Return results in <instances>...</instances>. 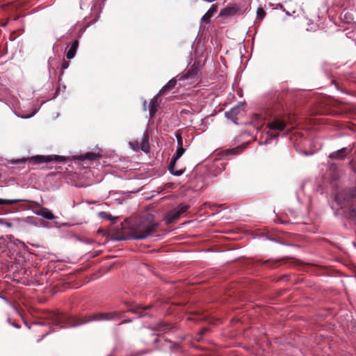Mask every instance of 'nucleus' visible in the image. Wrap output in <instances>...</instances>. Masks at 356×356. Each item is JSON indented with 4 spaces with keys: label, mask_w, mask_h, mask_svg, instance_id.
<instances>
[{
    "label": "nucleus",
    "mask_w": 356,
    "mask_h": 356,
    "mask_svg": "<svg viewBox=\"0 0 356 356\" xmlns=\"http://www.w3.org/2000/svg\"><path fill=\"white\" fill-rule=\"evenodd\" d=\"M143 107H144V110H146V102L145 101L143 103Z\"/></svg>",
    "instance_id": "36"
},
{
    "label": "nucleus",
    "mask_w": 356,
    "mask_h": 356,
    "mask_svg": "<svg viewBox=\"0 0 356 356\" xmlns=\"http://www.w3.org/2000/svg\"><path fill=\"white\" fill-rule=\"evenodd\" d=\"M79 47V41L77 40H75L71 44L70 49L67 50L66 53V58L68 60H71L74 58L76 50Z\"/></svg>",
    "instance_id": "14"
},
{
    "label": "nucleus",
    "mask_w": 356,
    "mask_h": 356,
    "mask_svg": "<svg viewBox=\"0 0 356 356\" xmlns=\"http://www.w3.org/2000/svg\"><path fill=\"white\" fill-rule=\"evenodd\" d=\"M8 322L10 325H12L13 326H14V327H16V328H19V327H20V326H19V325H17V323H15V322H11L10 318H8Z\"/></svg>",
    "instance_id": "30"
},
{
    "label": "nucleus",
    "mask_w": 356,
    "mask_h": 356,
    "mask_svg": "<svg viewBox=\"0 0 356 356\" xmlns=\"http://www.w3.org/2000/svg\"><path fill=\"white\" fill-rule=\"evenodd\" d=\"M177 142L179 147H183V140L180 135H176Z\"/></svg>",
    "instance_id": "26"
},
{
    "label": "nucleus",
    "mask_w": 356,
    "mask_h": 356,
    "mask_svg": "<svg viewBox=\"0 0 356 356\" xmlns=\"http://www.w3.org/2000/svg\"><path fill=\"white\" fill-rule=\"evenodd\" d=\"M68 67H69V63L67 61H64L62 63V69L63 70H66L68 68Z\"/></svg>",
    "instance_id": "31"
},
{
    "label": "nucleus",
    "mask_w": 356,
    "mask_h": 356,
    "mask_svg": "<svg viewBox=\"0 0 356 356\" xmlns=\"http://www.w3.org/2000/svg\"><path fill=\"white\" fill-rule=\"evenodd\" d=\"M157 98L156 97H154L153 99H151L149 102V106L150 107H156L157 108Z\"/></svg>",
    "instance_id": "24"
},
{
    "label": "nucleus",
    "mask_w": 356,
    "mask_h": 356,
    "mask_svg": "<svg viewBox=\"0 0 356 356\" xmlns=\"http://www.w3.org/2000/svg\"><path fill=\"white\" fill-rule=\"evenodd\" d=\"M101 156L98 154H95L93 152H87L83 154H81L76 157V159L79 161L89 160V161H95L99 159Z\"/></svg>",
    "instance_id": "13"
},
{
    "label": "nucleus",
    "mask_w": 356,
    "mask_h": 356,
    "mask_svg": "<svg viewBox=\"0 0 356 356\" xmlns=\"http://www.w3.org/2000/svg\"><path fill=\"white\" fill-rule=\"evenodd\" d=\"M217 10H218V7L216 5H215V4L211 5V6L207 10V12L202 17L201 22H205L207 24L210 23L211 18L217 12Z\"/></svg>",
    "instance_id": "9"
},
{
    "label": "nucleus",
    "mask_w": 356,
    "mask_h": 356,
    "mask_svg": "<svg viewBox=\"0 0 356 356\" xmlns=\"http://www.w3.org/2000/svg\"><path fill=\"white\" fill-rule=\"evenodd\" d=\"M129 145L133 150L136 152H138L140 149V144L139 140L134 142H129Z\"/></svg>",
    "instance_id": "20"
},
{
    "label": "nucleus",
    "mask_w": 356,
    "mask_h": 356,
    "mask_svg": "<svg viewBox=\"0 0 356 356\" xmlns=\"http://www.w3.org/2000/svg\"><path fill=\"white\" fill-rule=\"evenodd\" d=\"M158 225L159 223L156 222L153 214L145 213L136 219L131 225V234L116 236L112 239L115 241L129 239L143 240L156 233Z\"/></svg>",
    "instance_id": "1"
},
{
    "label": "nucleus",
    "mask_w": 356,
    "mask_h": 356,
    "mask_svg": "<svg viewBox=\"0 0 356 356\" xmlns=\"http://www.w3.org/2000/svg\"><path fill=\"white\" fill-rule=\"evenodd\" d=\"M140 149L148 153L149 152V132L147 130L144 131L143 136L140 139Z\"/></svg>",
    "instance_id": "8"
},
{
    "label": "nucleus",
    "mask_w": 356,
    "mask_h": 356,
    "mask_svg": "<svg viewBox=\"0 0 356 356\" xmlns=\"http://www.w3.org/2000/svg\"><path fill=\"white\" fill-rule=\"evenodd\" d=\"M32 115H29V116H27V117H22V118H31Z\"/></svg>",
    "instance_id": "38"
},
{
    "label": "nucleus",
    "mask_w": 356,
    "mask_h": 356,
    "mask_svg": "<svg viewBox=\"0 0 356 356\" xmlns=\"http://www.w3.org/2000/svg\"><path fill=\"white\" fill-rule=\"evenodd\" d=\"M234 13V10L232 8H226L220 11L221 16H229Z\"/></svg>",
    "instance_id": "21"
},
{
    "label": "nucleus",
    "mask_w": 356,
    "mask_h": 356,
    "mask_svg": "<svg viewBox=\"0 0 356 356\" xmlns=\"http://www.w3.org/2000/svg\"><path fill=\"white\" fill-rule=\"evenodd\" d=\"M30 162H32L35 164L43 163H49L51 161H54L56 163H61L65 162L68 160L67 158L62 156H35L30 159H29Z\"/></svg>",
    "instance_id": "3"
},
{
    "label": "nucleus",
    "mask_w": 356,
    "mask_h": 356,
    "mask_svg": "<svg viewBox=\"0 0 356 356\" xmlns=\"http://www.w3.org/2000/svg\"><path fill=\"white\" fill-rule=\"evenodd\" d=\"M130 322H131V319H126V320L120 322L118 325H122V324H124L127 323H130Z\"/></svg>",
    "instance_id": "32"
},
{
    "label": "nucleus",
    "mask_w": 356,
    "mask_h": 356,
    "mask_svg": "<svg viewBox=\"0 0 356 356\" xmlns=\"http://www.w3.org/2000/svg\"><path fill=\"white\" fill-rule=\"evenodd\" d=\"M35 213V214L40 216L47 220H54L56 218L53 213L47 208L42 207Z\"/></svg>",
    "instance_id": "11"
},
{
    "label": "nucleus",
    "mask_w": 356,
    "mask_h": 356,
    "mask_svg": "<svg viewBox=\"0 0 356 356\" xmlns=\"http://www.w3.org/2000/svg\"><path fill=\"white\" fill-rule=\"evenodd\" d=\"M0 225L6 226L7 227H11L13 225L11 222L7 221L4 218H0Z\"/></svg>",
    "instance_id": "23"
},
{
    "label": "nucleus",
    "mask_w": 356,
    "mask_h": 356,
    "mask_svg": "<svg viewBox=\"0 0 356 356\" xmlns=\"http://www.w3.org/2000/svg\"><path fill=\"white\" fill-rule=\"evenodd\" d=\"M172 325L170 324L161 322L156 325L152 329L154 331L159 332L160 333H165L170 330H171Z\"/></svg>",
    "instance_id": "15"
},
{
    "label": "nucleus",
    "mask_w": 356,
    "mask_h": 356,
    "mask_svg": "<svg viewBox=\"0 0 356 356\" xmlns=\"http://www.w3.org/2000/svg\"><path fill=\"white\" fill-rule=\"evenodd\" d=\"M286 122L281 119H276L268 124V128L269 131H267V134L270 136L271 138H276L277 136V134H273L271 131H282L286 127Z\"/></svg>",
    "instance_id": "5"
},
{
    "label": "nucleus",
    "mask_w": 356,
    "mask_h": 356,
    "mask_svg": "<svg viewBox=\"0 0 356 356\" xmlns=\"http://www.w3.org/2000/svg\"><path fill=\"white\" fill-rule=\"evenodd\" d=\"M34 324L35 325H43V323L41 322H36V323H34Z\"/></svg>",
    "instance_id": "35"
},
{
    "label": "nucleus",
    "mask_w": 356,
    "mask_h": 356,
    "mask_svg": "<svg viewBox=\"0 0 356 356\" xmlns=\"http://www.w3.org/2000/svg\"><path fill=\"white\" fill-rule=\"evenodd\" d=\"M26 161H27V159H20V160L13 161L12 163H14V164H17V163H25Z\"/></svg>",
    "instance_id": "29"
},
{
    "label": "nucleus",
    "mask_w": 356,
    "mask_h": 356,
    "mask_svg": "<svg viewBox=\"0 0 356 356\" xmlns=\"http://www.w3.org/2000/svg\"><path fill=\"white\" fill-rule=\"evenodd\" d=\"M351 149L343 147L337 151L333 152L330 154L329 158L333 159H344L346 156L350 152Z\"/></svg>",
    "instance_id": "7"
},
{
    "label": "nucleus",
    "mask_w": 356,
    "mask_h": 356,
    "mask_svg": "<svg viewBox=\"0 0 356 356\" xmlns=\"http://www.w3.org/2000/svg\"><path fill=\"white\" fill-rule=\"evenodd\" d=\"M254 120L256 121H258V122H262L264 120V118L260 114H255L254 115Z\"/></svg>",
    "instance_id": "27"
},
{
    "label": "nucleus",
    "mask_w": 356,
    "mask_h": 356,
    "mask_svg": "<svg viewBox=\"0 0 356 356\" xmlns=\"http://www.w3.org/2000/svg\"><path fill=\"white\" fill-rule=\"evenodd\" d=\"M156 111H157V108L149 106V113L150 117H154V115L156 114Z\"/></svg>",
    "instance_id": "25"
},
{
    "label": "nucleus",
    "mask_w": 356,
    "mask_h": 356,
    "mask_svg": "<svg viewBox=\"0 0 356 356\" xmlns=\"http://www.w3.org/2000/svg\"><path fill=\"white\" fill-rule=\"evenodd\" d=\"M22 201L17 199H2L0 198V205H12Z\"/></svg>",
    "instance_id": "17"
},
{
    "label": "nucleus",
    "mask_w": 356,
    "mask_h": 356,
    "mask_svg": "<svg viewBox=\"0 0 356 356\" xmlns=\"http://www.w3.org/2000/svg\"><path fill=\"white\" fill-rule=\"evenodd\" d=\"M48 334H49V332L45 333V334L42 336V338H44V337L45 336H47Z\"/></svg>",
    "instance_id": "39"
},
{
    "label": "nucleus",
    "mask_w": 356,
    "mask_h": 356,
    "mask_svg": "<svg viewBox=\"0 0 356 356\" xmlns=\"http://www.w3.org/2000/svg\"><path fill=\"white\" fill-rule=\"evenodd\" d=\"M19 243H20L23 246H25V244H24V242H22V241H19Z\"/></svg>",
    "instance_id": "37"
},
{
    "label": "nucleus",
    "mask_w": 356,
    "mask_h": 356,
    "mask_svg": "<svg viewBox=\"0 0 356 356\" xmlns=\"http://www.w3.org/2000/svg\"><path fill=\"white\" fill-rule=\"evenodd\" d=\"M200 70L198 66L193 63L184 74L179 75V81L188 80L190 84L194 83L199 79Z\"/></svg>",
    "instance_id": "4"
},
{
    "label": "nucleus",
    "mask_w": 356,
    "mask_h": 356,
    "mask_svg": "<svg viewBox=\"0 0 356 356\" xmlns=\"http://www.w3.org/2000/svg\"><path fill=\"white\" fill-rule=\"evenodd\" d=\"M185 152V149L183 147H178L176 152L172 156L173 161H177Z\"/></svg>",
    "instance_id": "19"
},
{
    "label": "nucleus",
    "mask_w": 356,
    "mask_h": 356,
    "mask_svg": "<svg viewBox=\"0 0 356 356\" xmlns=\"http://www.w3.org/2000/svg\"><path fill=\"white\" fill-rule=\"evenodd\" d=\"M120 314L118 312L97 313L88 317H85L82 320L73 318H72V322H69L67 325H60V327H75L94 321H113L120 318Z\"/></svg>",
    "instance_id": "2"
},
{
    "label": "nucleus",
    "mask_w": 356,
    "mask_h": 356,
    "mask_svg": "<svg viewBox=\"0 0 356 356\" xmlns=\"http://www.w3.org/2000/svg\"><path fill=\"white\" fill-rule=\"evenodd\" d=\"M176 163H177V161H173V159L172 158L170 165H169V167H168V170L172 175L178 177V176L181 175L184 171L181 169L177 170L176 169Z\"/></svg>",
    "instance_id": "16"
},
{
    "label": "nucleus",
    "mask_w": 356,
    "mask_h": 356,
    "mask_svg": "<svg viewBox=\"0 0 356 356\" xmlns=\"http://www.w3.org/2000/svg\"><path fill=\"white\" fill-rule=\"evenodd\" d=\"M98 216L102 220H108L110 221L115 220L117 217H113L109 213L101 211L98 213Z\"/></svg>",
    "instance_id": "18"
},
{
    "label": "nucleus",
    "mask_w": 356,
    "mask_h": 356,
    "mask_svg": "<svg viewBox=\"0 0 356 356\" xmlns=\"http://www.w3.org/2000/svg\"><path fill=\"white\" fill-rule=\"evenodd\" d=\"M179 75L175 78L170 79L165 86H163L159 92V95H162L168 90H171L175 86L177 80H179Z\"/></svg>",
    "instance_id": "12"
},
{
    "label": "nucleus",
    "mask_w": 356,
    "mask_h": 356,
    "mask_svg": "<svg viewBox=\"0 0 356 356\" xmlns=\"http://www.w3.org/2000/svg\"><path fill=\"white\" fill-rule=\"evenodd\" d=\"M243 111V106L238 105L232 108L229 111L225 112L227 118L230 119L234 124H237V116Z\"/></svg>",
    "instance_id": "6"
},
{
    "label": "nucleus",
    "mask_w": 356,
    "mask_h": 356,
    "mask_svg": "<svg viewBox=\"0 0 356 356\" xmlns=\"http://www.w3.org/2000/svg\"><path fill=\"white\" fill-rule=\"evenodd\" d=\"M0 298L3 300L5 302L9 303V300H8L7 298L4 297V296H2L1 295H0Z\"/></svg>",
    "instance_id": "34"
},
{
    "label": "nucleus",
    "mask_w": 356,
    "mask_h": 356,
    "mask_svg": "<svg viewBox=\"0 0 356 356\" xmlns=\"http://www.w3.org/2000/svg\"><path fill=\"white\" fill-rule=\"evenodd\" d=\"M181 216L180 213L177 210V209H173L170 211L165 217V220L166 224H170L174 222L175 220L179 218Z\"/></svg>",
    "instance_id": "10"
},
{
    "label": "nucleus",
    "mask_w": 356,
    "mask_h": 356,
    "mask_svg": "<svg viewBox=\"0 0 356 356\" xmlns=\"http://www.w3.org/2000/svg\"><path fill=\"white\" fill-rule=\"evenodd\" d=\"M265 12L263 9L260 8L257 10V16L258 17L262 19L264 17Z\"/></svg>",
    "instance_id": "28"
},
{
    "label": "nucleus",
    "mask_w": 356,
    "mask_h": 356,
    "mask_svg": "<svg viewBox=\"0 0 356 356\" xmlns=\"http://www.w3.org/2000/svg\"><path fill=\"white\" fill-rule=\"evenodd\" d=\"M63 323V320H59V319H58V320H56V321H55L54 324H55L56 325H60V323Z\"/></svg>",
    "instance_id": "33"
},
{
    "label": "nucleus",
    "mask_w": 356,
    "mask_h": 356,
    "mask_svg": "<svg viewBox=\"0 0 356 356\" xmlns=\"http://www.w3.org/2000/svg\"><path fill=\"white\" fill-rule=\"evenodd\" d=\"M189 208L188 205L186 204H179L176 209L180 213V214H183L186 212Z\"/></svg>",
    "instance_id": "22"
}]
</instances>
